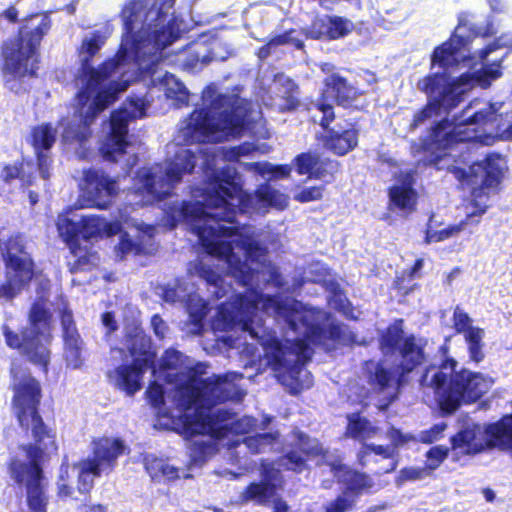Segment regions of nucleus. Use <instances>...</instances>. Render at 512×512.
<instances>
[{"label":"nucleus","mask_w":512,"mask_h":512,"mask_svg":"<svg viewBox=\"0 0 512 512\" xmlns=\"http://www.w3.org/2000/svg\"><path fill=\"white\" fill-rule=\"evenodd\" d=\"M502 107L500 102L474 99L452 122L443 119L423 141L425 161L438 165L442 159L454 157L448 150L465 142L492 145L498 139L511 140L512 113L498 114Z\"/></svg>","instance_id":"7"},{"label":"nucleus","mask_w":512,"mask_h":512,"mask_svg":"<svg viewBox=\"0 0 512 512\" xmlns=\"http://www.w3.org/2000/svg\"><path fill=\"white\" fill-rule=\"evenodd\" d=\"M293 442L301 449V451L308 457H315L322 454V464L329 467L330 472L346 486V490L351 497H357L362 493L370 492L374 486V480L370 475L353 471L342 464V460L339 456H335L332 453L324 452L323 449L315 439H310L306 435L295 432L292 435Z\"/></svg>","instance_id":"18"},{"label":"nucleus","mask_w":512,"mask_h":512,"mask_svg":"<svg viewBox=\"0 0 512 512\" xmlns=\"http://www.w3.org/2000/svg\"><path fill=\"white\" fill-rule=\"evenodd\" d=\"M430 470L425 467H407L400 470L398 476L396 477V485L402 486L407 481H417L422 480L428 475H430Z\"/></svg>","instance_id":"48"},{"label":"nucleus","mask_w":512,"mask_h":512,"mask_svg":"<svg viewBox=\"0 0 512 512\" xmlns=\"http://www.w3.org/2000/svg\"><path fill=\"white\" fill-rule=\"evenodd\" d=\"M235 380V384L241 394L236 398L217 399L215 396L221 394L216 391L208 393L195 406L188 408L185 412L183 404L176 410L174 417L179 420L178 427L183 429L187 436H199L195 439L190 448V465L201 466L218 451L219 446L227 447L229 457L234 463L240 464L241 453L246 450L252 454L263 453L269 450H278L281 446L278 441L279 434L257 433L255 436H247L249 433L265 430L271 419L264 417L260 424L250 416L234 419L232 414L224 408H217L218 403L232 400L240 401L244 392L237 384L242 379V374Z\"/></svg>","instance_id":"4"},{"label":"nucleus","mask_w":512,"mask_h":512,"mask_svg":"<svg viewBox=\"0 0 512 512\" xmlns=\"http://www.w3.org/2000/svg\"><path fill=\"white\" fill-rule=\"evenodd\" d=\"M85 512H109V510L107 505L94 504L89 506Z\"/></svg>","instance_id":"56"},{"label":"nucleus","mask_w":512,"mask_h":512,"mask_svg":"<svg viewBox=\"0 0 512 512\" xmlns=\"http://www.w3.org/2000/svg\"><path fill=\"white\" fill-rule=\"evenodd\" d=\"M356 504L355 497H351L347 492H343L335 499L324 505L325 512H347L352 510Z\"/></svg>","instance_id":"45"},{"label":"nucleus","mask_w":512,"mask_h":512,"mask_svg":"<svg viewBox=\"0 0 512 512\" xmlns=\"http://www.w3.org/2000/svg\"><path fill=\"white\" fill-rule=\"evenodd\" d=\"M102 324L106 327L108 332H112L117 329L114 316L110 312H106L102 315Z\"/></svg>","instance_id":"55"},{"label":"nucleus","mask_w":512,"mask_h":512,"mask_svg":"<svg viewBox=\"0 0 512 512\" xmlns=\"http://www.w3.org/2000/svg\"><path fill=\"white\" fill-rule=\"evenodd\" d=\"M0 250L5 262V282L0 284V297L7 300L17 296L34 276V263L20 234L0 238Z\"/></svg>","instance_id":"15"},{"label":"nucleus","mask_w":512,"mask_h":512,"mask_svg":"<svg viewBox=\"0 0 512 512\" xmlns=\"http://www.w3.org/2000/svg\"><path fill=\"white\" fill-rule=\"evenodd\" d=\"M5 17L10 21H15L17 18V11L15 9H8L5 12Z\"/></svg>","instance_id":"61"},{"label":"nucleus","mask_w":512,"mask_h":512,"mask_svg":"<svg viewBox=\"0 0 512 512\" xmlns=\"http://www.w3.org/2000/svg\"><path fill=\"white\" fill-rule=\"evenodd\" d=\"M11 373L13 412L19 425L31 431L35 443L21 448L20 453L11 461L10 473L17 483L26 485L29 510L46 512L47 497L43 491L41 466L57 453L56 434L43 423L38 413L41 399L39 382L25 368L14 365Z\"/></svg>","instance_id":"5"},{"label":"nucleus","mask_w":512,"mask_h":512,"mask_svg":"<svg viewBox=\"0 0 512 512\" xmlns=\"http://www.w3.org/2000/svg\"><path fill=\"white\" fill-rule=\"evenodd\" d=\"M454 327L458 333L464 334L470 358L475 362H480L483 357V337L484 330L472 326V319L460 307H456L453 313Z\"/></svg>","instance_id":"27"},{"label":"nucleus","mask_w":512,"mask_h":512,"mask_svg":"<svg viewBox=\"0 0 512 512\" xmlns=\"http://www.w3.org/2000/svg\"><path fill=\"white\" fill-rule=\"evenodd\" d=\"M391 203L404 213H410L416 203V192L412 188V175L404 173L389 191Z\"/></svg>","instance_id":"30"},{"label":"nucleus","mask_w":512,"mask_h":512,"mask_svg":"<svg viewBox=\"0 0 512 512\" xmlns=\"http://www.w3.org/2000/svg\"><path fill=\"white\" fill-rule=\"evenodd\" d=\"M49 29L50 20L46 15H32L21 27L19 37L6 44L3 72L7 83L34 74L37 47Z\"/></svg>","instance_id":"13"},{"label":"nucleus","mask_w":512,"mask_h":512,"mask_svg":"<svg viewBox=\"0 0 512 512\" xmlns=\"http://www.w3.org/2000/svg\"><path fill=\"white\" fill-rule=\"evenodd\" d=\"M507 168L506 160L495 154L487 156V158L478 163H474L469 168V175L463 170H457L456 176L460 180H464L469 185H480L479 188H473V205L477 209L479 215L487 210L486 200L488 192L486 190L495 189L501 182L504 172Z\"/></svg>","instance_id":"19"},{"label":"nucleus","mask_w":512,"mask_h":512,"mask_svg":"<svg viewBox=\"0 0 512 512\" xmlns=\"http://www.w3.org/2000/svg\"><path fill=\"white\" fill-rule=\"evenodd\" d=\"M293 31L287 32L285 34L279 35L269 41V43L265 46L260 48L259 50V57L260 58H266L270 54V49L275 46L284 45V44H292L296 48H302L303 43L299 40L294 38Z\"/></svg>","instance_id":"46"},{"label":"nucleus","mask_w":512,"mask_h":512,"mask_svg":"<svg viewBox=\"0 0 512 512\" xmlns=\"http://www.w3.org/2000/svg\"><path fill=\"white\" fill-rule=\"evenodd\" d=\"M184 30L181 26L174 27L169 21L168 28L152 29L139 57L133 62L128 75L130 82L137 77L150 76L154 86H161L166 97L173 101V105L181 106L188 103V90L174 75L154 68L162 59V51L175 41Z\"/></svg>","instance_id":"11"},{"label":"nucleus","mask_w":512,"mask_h":512,"mask_svg":"<svg viewBox=\"0 0 512 512\" xmlns=\"http://www.w3.org/2000/svg\"><path fill=\"white\" fill-rule=\"evenodd\" d=\"M145 469L154 481H173L180 477L189 478L190 474L184 469L171 465L164 459L152 455L145 457Z\"/></svg>","instance_id":"34"},{"label":"nucleus","mask_w":512,"mask_h":512,"mask_svg":"<svg viewBox=\"0 0 512 512\" xmlns=\"http://www.w3.org/2000/svg\"><path fill=\"white\" fill-rule=\"evenodd\" d=\"M279 465L288 470L301 472L305 466V460L296 452L291 451L281 459Z\"/></svg>","instance_id":"53"},{"label":"nucleus","mask_w":512,"mask_h":512,"mask_svg":"<svg viewBox=\"0 0 512 512\" xmlns=\"http://www.w3.org/2000/svg\"><path fill=\"white\" fill-rule=\"evenodd\" d=\"M56 225L60 236L69 243V245L77 242L76 237L80 234V215L70 209L58 216Z\"/></svg>","instance_id":"37"},{"label":"nucleus","mask_w":512,"mask_h":512,"mask_svg":"<svg viewBox=\"0 0 512 512\" xmlns=\"http://www.w3.org/2000/svg\"><path fill=\"white\" fill-rule=\"evenodd\" d=\"M445 423H439L434 425L428 430L422 431L418 437L416 438L417 441H420L425 444H431L435 441H438L443 437V433L446 429Z\"/></svg>","instance_id":"51"},{"label":"nucleus","mask_w":512,"mask_h":512,"mask_svg":"<svg viewBox=\"0 0 512 512\" xmlns=\"http://www.w3.org/2000/svg\"><path fill=\"white\" fill-rule=\"evenodd\" d=\"M28 197H29V202H30L31 206L36 205L39 201L38 193L35 191L29 190Z\"/></svg>","instance_id":"60"},{"label":"nucleus","mask_w":512,"mask_h":512,"mask_svg":"<svg viewBox=\"0 0 512 512\" xmlns=\"http://www.w3.org/2000/svg\"><path fill=\"white\" fill-rule=\"evenodd\" d=\"M241 165L245 170L259 174L268 181L286 178L291 173V167L288 165L275 166L268 162H245Z\"/></svg>","instance_id":"36"},{"label":"nucleus","mask_w":512,"mask_h":512,"mask_svg":"<svg viewBox=\"0 0 512 512\" xmlns=\"http://www.w3.org/2000/svg\"><path fill=\"white\" fill-rule=\"evenodd\" d=\"M82 197L87 206L105 209L113 196L118 192V185L104 172L99 170L84 171L83 182L80 184Z\"/></svg>","instance_id":"21"},{"label":"nucleus","mask_w":512,"mask_h":512,"mask_svg":"<svg viewBox=\"0 0 512 512\" xmlns=\"http://www.w3.org/2000/svg\"><path fill=\"white\" fill-rule=\"evenodd\" d=\"M141 2L147 3V10L155 9L161 11V16H163L164 20H154L152 22V29L156 28H168V23L171 21L174 24V27L180 26L178 20L173 16V14L169 15V10L173 7L174 0H167L159 7L157 6V1L155 0H140Z\"/></svg>","instance_id":"42"},{"label":"nucleus","mask_w":512,"mask_h":512,"mask_svg":"<svg viewBox=\"0 0 512 512\" xmlns=\"http://www.w3.org/2000/svg\"><path fill=\"white\" fill-rule=\"evenodd\" d=\"M313 110L316 111V113L312 114L313 120L315 122H319L320 125L324 128H326L334 118L332 105L326 103L325 101L313 104V106L310 108V111L313 112Z\"/></svg>","instance_id":"47"},{"label":"nucleus","mask_w":512,"mask_h":512,"mask_svg":"<svg viewBox=\"0 0 512 512\" xmlns=\"http://www.w3.org/2000/svg\"><path fill=\"white\" fill-rule=\"evenodd\" d=\"M327 23V34L329 39H338L341 37H345L346 35L351 33L354 28V25L350 20L338 16H328Z\"/></svg>","instance_id":"44"},{"label":"nucleus","mask_w":512,"mask_h":512,"mask_svg":"<svg viewBox=\"0 0 512 512\" xmlns=\"http://www.w3.org/2000/svg\"><path fill=\"white\" fill-rule=\"evenodd\" d=\"M58 309L61 313V324L64 341V361L67 368L81 369L84 365V342L74 324L72 313L61 299Z\"/></svg>","instance_id":"23"},{"label":"nucleus","mask_w":512,"mask_h":512,"mask_svg":"<svg viewBox=\"0 0 512 512\" xmlns=\"http://www.w3.org/2000/svg\"><path fill=\"white\" fill-rule=\"evenodd\" d=\"M475 215H479L477 210L475 212H471L467 215L466 219L460 221L457 224L450 225L442 230H434L430 225L427 228L426 231V237L425 242L435 243V242H441L446 239H449L451 237H454L464 231L469 223V220L474 217Z\"/></svg>","instance_id":"40"},{"label":"nucleus","mask_w":512,"mask_h":512,"mask_svg":"<svg viewBox=\"0 0 512 512\" xmlns=\"http://www.w3.org/2000/svg\"><path fill=\"white\" fill-rule=\"evenodd\" d=\"M217 42L206 44L197 41L189 45L186 49L176 55V62L184 70L197 71L202 69L212 60H224V56L216 53Z\"/></svg>","instance_id":"26"},{"label":"nucleus","mask_w":512,"mask_h":512,"mask_svg":"<svg viewBox=\"0 0 512 512\" xmlns=\"http://www.w3.org/2000/svg\"><path fill=\"white\" fill-rule=\"evenodd\" d=\"M125 34L115 59L106 62L99 69H93L88 62L104 45L106 37L96 31L87 34L82 41L79 56L82 72L77 79L80 90L77 104L80 123L71 125L63 121L62 141L65 144H79L85 148L91 135L89 129L96 116L117 98V94L127 89L128 77L133 62L147 41L154 20H164L160 10H147V3L130 1L122 11Z\"/></svg>","instance_id":"2"},{"label":"nucleus","mask_w":512,"mask_h":512,"mask_svg":"<svg viewBox=\"0 0 512 512\" xmlns=\"http://www.w3.org/2000/svg\"><path fill=\"white\" fill-rule=\"evenodd\" d=\"M461 27H457L449 41L437 47L432 55V69L439 70L422 78L417 88L429 99L427 106L414 116L411 128L415 129L442 112L448 113L456 107L464 97L476 86L488 88L491 83L502 76L501 60L489 59V56L501 48L512 46V35H503L485 49L475 53L481 63L480 69L470 65L471 59L466 57L467 42L461 36Z\"/></svg>","instance_id":"3"},{"label":"nucleus","mask_w":512,"mask_h":512,"mask_svg":"<svg viewBox=\"0 0 512 512\" xmlns=\"http://www.w3.org/2000/svg\"><path fill=\"white\" fill-rule=\"evenodd\" d=\"M163 299L166 302H185L188 311V321L185 324L187 333L198 335L203 330V317L206 315V303L195 293L188 294L181 284L168 286L163 289Z\"/></svg>","instance_id":"22"},{"label":"nucleus","mask_w":512,"mask_h":512,"mask_svg":"<svg viewBox=\"0 0 512 512\" xmlns=\"http://www.w3.org/2000/svg\"><path fill=\"white\" fill-rule=\"evenodd\" d=\"M0 178L6 184H10L14 180H20L23 187H30L33 185L32 177L26 175L25 167L23 164L7 165L2 169Z\"/></svg>","instance_id":"43"},{"label":"nucleus","mask_w":512,"mask_h":512,"mask_svg":"<svg viewBox=\"0 0 512 512\" xmlns=\"http://www.w3.org/2000/svg\"><path fill=\"white\" fill-rule=\"evenodd\" d=\"M203 107L185 119L173 143L168 145V158L163 164L142 168L130 194V204L146 206L162 201L183 176L190 174L196 159H203L202 168L209 182L193 191L194 202L173 204L165 208L171 226L184 222L197 235L207 252L203 259L190 264L189 273L205 280L216 298L227 294L226 278H233L243 288L233 303L222 304L211 323L214 331H226L225 345L240 348V332L259 342L267 364L284 385L293 389L308 388L312 381L304 364L312 355L311 345H325L333 336L328 330V314L294 299L261 295V283L279 284L274 265L267 260L266 249L256 238L254 227H226L232 224L237 209L242 213H261L268 208L283 210L288 196L261 185L254 195L242 190V178L235 168L219 166L218 159L236 161L255 150L244 143L228 150L203 147L205 142H221L248 131L265 136L262 113L253 105L234 95H222L213 86L202 94Z\"/></svg>","instance_id":"1"},{"label":"nucleus","mask_w":512,"mask_h":512,"mask_svg":"<svg viewBox=\"0 0 512 512\" xmlns=\"http://www.w3.org/2000/svg\"><path fill=\"white\" fill-rule=\"evenodd\" d=\"M386 508H387L386 504H381L378 506H372V507L368 508V510L366 512H377L379 510H385Z\"/></svg>","instance_id":"63"},{"label":"nucleus","mask_w":512,"mask_h":512,"mask_svg":"<svg viewBox=\"0 0 512 512\" xmlns=\"http://www.w3.org/2000/svg\"><path fill=\"white\" fill-rule=\"evenodd\" d=\"M151 326L153 328L155 335L158 338L163 339L165 337L167 332V326L160 316L154 315L151 318Z\"/></svg>","instance_id":"54"},{"label":"nucleus","mask_w":512,"mask_h":512,"mask_svg":"<svg viewBox=\"0 0 512 512\" xmlns=\"http://www.w3.org/2000/svg\"><path fill=\"white\" fill-rule=\"evenodd\" d=\"M270 91L275 94L270 97L269 101L265 98L262 99L265 105L273 106L279 111H287L296 108L299 104L298 100V87L288 77L283 74L275 76Z\"/></svg>","instance_id":"28"},{"label":"nucleus","mask_w":512,"mask_h":512,"mask_svg":"<svg viewBox=\"0 0 512 512\" xmlns=\"http://www.w3.org/2000/svg\"><path fill=\"white\" fill-rule=\"evenodd\" d=\"M277 471L268 465H263V483H253L243 493L244 501H254L258 504L266 503L274 494L277 485Z\"/></svg>","instance_id":"31"},{"label":"nucleus","mask_w":512,"mask_h":512,"mask_svg":"<svg viewBox=\"0 0 512 512\" xmlns=\"http://www.w3.org/2000/svg\"><path fill=\"white\" fill-rule=\"evenodd\" d=\"M358 143V130L352 124L338 127L327 132L324 146L337 155H345Z\"/></svg>","instance_id":"29"},{"label":"nucleus","mask_w":512,"mask_h":512,"mask_svg":"<svg viewBox=\"0 0 512 512\" xmlns=\"http://www.w3.org/2000/svg\"><path fill=\"white\" fill-rule=\"evenodd\" d=\"M402 324V321L395 322L382 336L381 350L385 359L368 361L364 366L370 391L382 395L385 401L381 407L395 399L400 375L412 371L424 360V340L415 336L404 338Z\"/></svg>","instance_id":"8"},{"label":"nucleus","mask_w":512,"mask_h":512,"mask_svg":"<svg viewBox=\"0 0 512 512\" xmlns=\"http://www.w3.org/2000/svg\"><path fill=\"white\" fill-rule=\"evenodd\" d=\"M387 438L391 442L387 446L364 443L357 454L359 463L366 466L370 463L377 464L383 460L386 463L379 469L378 473L394 471L398 465L397 449L410 441H416V438L411 434H403L395 428H390L387 431Z\"/></svg>","instance_id":"20"},{"label":"nucleus","mask_w":512,"mask_h":512,"mask_svg":"<svg viewBox=\"0 0 512 512\" xmlns=\"http://www.w3.org/2000/svg\"><path fill=\"white\" fill-rule=\"evenodd\" d=\"M274 512H289V508L285 502L277 501L275 503V511Z\"/></svg>","instance_id":"59"},{"label":"nucleus","mask_w":512,"mask_h":512,"mask_svg":"<svg viewBox=\"0 0 512 512\" xmlns=\"http://www.w3.org/2000/svg\"><path fill=\"white\" fill-rule=\"evenodd\" d=\"M325 86L324 98H333L341 105H346L355 95L354 89L337 74L328 76L325 79Z\"/></svg>","instance_id":"35"},{"label":"nucleus","mask_w":512,"mask_h":512,"mask_svg":"<svg viewBox=\"0 0 512 512\" xmlns=\"http://www.w3.org/2000/svg\"><path fill=\"white\" fill-rule=\"evenodd\" d=\"M328 16L316 18L305 30L306 36L312 39L328 38Z\"/></svg>","instance_id":"49"},{"label":"nucleus","mask_w":512,"mask_h":512,"mask_svg":"<svg viewBox=\"0 0 512 512\" xmlns=\"http://www.w3.org/2000/svg\"><path fill=\"white\" fill-rule=\"evenodd\" d=\"M448 448L444 446H434L427 452V468L430 472L434 471L446 459Z\"/></svg>","instance_id":"50"},{"label":"nucleus","mask_w":512,"mask_h":512,"mask_svg":"<svg viewBox=\"0 0 512 512\" xmlns=\"http://www.w3.org/2000/svg\"><path fill=\"white\" fill-rule=\"evenodd\" d=\"M333 69H334V66L330 63H323L321 65V70L325 73H330L333 71Z\"/></svg>","instance_id":"62"},{"label":"nucleus","mask_w":512,"mask_h":512,"mask_svg":"<svg viewBox=\"0 0 512 512\" xmlns=\"http://www.w3.org/2000/svg\"><path fill=\"white\" fill-rule=\"evenodd\" d=\"M453 449L459 454H476L486 447L512 449V415L482 429L476 424L467 425L451 439Z\"/></svg>","instance_id":"17"},{"label":"nucleus","mask_w":512,"mask_h":512,"mask_svg":"<svg viewBox=\"0 0 512 512\" xmlns=\"http://www.w3.org/2000/svg\"><path fill=\"white\" fill-rule=\"evenodd\" d=\"M57 137L56 129L47 123H42L32 128L31 143L37 155L39 173L44 181L50 178L51 156L50 149Z\"/></svg>","instance_id":"25"},{"label":"nucleus","mask_w":512,"mask_h":512,"mask_svg":"<svg viewBox=\"0 0 512 512\" xmlns=\"http://www.w3.org/2000/svg\"><path fill=\"white\" fill-rule=\"evenodd\" d=\"M127 348L133 356H144L137 358L133 365H121L109 372L108 377L112 384L124 390L128 395H133L141 389L143 372L150 367L152 357L149 353L150 339L143 330L135 323L126 326Z\"/></svg>","instance_id":"16"},{"label":"nucleus","mask_w":512,"mask_h":512,"mask_svg":"<svg viewBox=\"0 0 512 512\" xmlns=\"http://www.w3.org/2000/svg\"><path fill=\"white\" fill-rule=\"evenodd\" d=\"M36 299L29 313L30 326L21 335L14 333L6 324L2 331L6 344L13 349L20 350L29 361L42 367L47 372L50 361L49 345L51 334V306L49 301L50 281L43 277H36Z\"/></svg>","instance_id":"9"},{"label":"nucleus","mask_w":512,"mask_h":512,"mask_svg":"<svg viewBox=\"0 0 512 512\" xmlns=\"http://www.w3.org/2000/svg\"><path fill=\"white\" fill-rule=\"evenodd\" d=\"M311 271L320 273L319 276H315L311 281L323 282L325 288L332 294L328 300L329 304L333 308L343 312L347 317H353V315L350 314V303L346 296L340 291L339 285L332 280L326 279V276L329 275L328 269L324 265L317 263L311 267Z\"/></svg>","instance_id":"32"},{"label":"nucleus","mask_w":512,"mask_h":512,"mask_svg":"<svg viewBox=\"0 0 512 512\" xmlns=\"http://www.w3.org/2000/svg\"><path fill=\"white\" fill-rule=\"evenodd\" d=\"M151 101L147 94H134L122 106L113 111L108 123V132L101 142L99 151L106 161L120 162L127 157L124 168H132L137 163L135 154L127 153L129 142V122L145 117L150 109Z\"/></svg>","instance_id":"14"},{"label":"nucleus","mask_w":512,"mask_h":512,"mask_svg":"<svg viewBox=\"0 0 512 512\" xmlns=\"http://www.w3.org/2000/svg\"><path fill=\"white\" fill-rule=\"evenodd\" d=\"M489 4L494 11H503L504 5L501 0H489Z\"/></svg>","instance_id":"57"},{"label":"nucleus","mask_w":512,"mask_h":512,"mask_svg":"<svg viewBox=\"0 0 512 512\" xmlns=\"http://www.w3.org/2000/svg\"><path fill=\"white\" fill-rule=\"evenodd\" d=\"M119 221L120 223L123 222L131 225L137 234L131 235L130 233H125L121 236L120 242L116 246L117 256L124 258L129 254H138L143 252L151 241L155 233V228L135 219H129L126 211L120 212Z\"/></svg>","instance_id":"24"},{"label":"nucleus","mask_w":512,"mask_h":512,"mask_svg":"<svg viewBox=\"0 0 512 512\" xmlns=\"http://www.w3.org/2000/svg\"><path fill=\"white\" fill-rule=\"evenodd\" d=\"M202 365H194V361L177 350L167 349L153 366L155 381L148 388L147 396L157 410L160 425L166 428H177L179 420L174 417L176 410L183 404L184 412L195 407L208 393L217 399L236 398L241 394L235 384L239 373L229 372L223 376L212 375L203 378Z\"/></svg>","instance_id":"6"},{"label":"nucleus","mask_w":512,"mask_h":512,"mask_svg":"<svg viewBox=\"0 0 512 512\" xmlns=\"http://www.w3.org/2000/svg\"><path fill=\"white\" fill-rule=\"evenodd\" d=\"M348 421L346 435L361 442L375 437L379 432L377 427L371 425V423L361 418L358 414L350 415Z\"/></svg>","instance_id":"39"},{"label":"nucleus","mask_w":512,"mask_h":512,"mask_svg":"<svg viewBox=\"0 0 512 512\" xmlns=\"http://www.w3.org/2000/svg\"><path fill=\"white\" fill-rule=\"evenodd\" d=\"M71 253L75 258L74 262L69 261L70 271L77 272L85 270L97 264L98 257L95 253L87 251L86 248H81L76 243L69 245Z\"/></svg>","instance_id":"41"},{"label":"nucleus","mask_w":512,"mask_h":512,"mask_svg":"<svg viewBox=\"0 0 512 512\" xmlns=\"http://www.w3.org/2000/svg\"><path fill=\"white\" fill-rule=\"evenodd\" d=\"M297 172L300 175H309L311 178L325 179L327 175L323 162L312 153H303L295 159Z\"/></svg>","instance_id":"38"},{"label":"nucleus","mask_w":512,"mask_h":512,"mask_svg":"<svg viewBox=\"0 0 512 512\" xmlns=\"http://www.w3.org/2000/svg\"><path fill=\"white\" fill-rule=\"evenodd\" d=\"M91 450L92 457L78 462L72 468L67 464L61 465L57 482L60 497H71L73 494L70 470L78 473L79 492L87 493L93 487L95 478L108 475L115 469L118 458L126 452L127 447L120 438L103 436L91 442Z\"/></svg>","instance_id":"12"},{"label":"nucleus","mask_w":512,"mask_h":512,"mask_svg":"<svg viewBox=\"0 0 512 512\" xmlns=\"http://www.w3.org/2000/svg\"><path fill=\"white\" fill-rule=\"evenodd\" d=\"M323 196V187H305L294 194V199L298 202L306 203L321 199Z\"/></svg>","instance_id":"52"},{"label":"nucleus","mask_w":512,"mask_h":512,"mask_svg":"<svg viewBox=\"0 0 512 512\" xmlns=\"http://www.w3.org/2000/svg\"><path fill=\"white\" fill-rule=\"evenodd\" d=\"M247 351L248 353L251 355V356H254L255 353H256V348L254 347L253 344H247Z\"/></svg>","instance_id":"64"},{"label":"nucleus","mask_w":512,"mask_h":512,"mask_svg":"<svg viewBox=\"0 0 512 512\" xmlns=\"http://www.w3.org/2000/svg\"><path fill=\"white\" fill-rule=\"evenodd\" d=\"M80 222V235L86 240L110 236L120 230V222L109 223L98 215H80Z\"/></svg>","instance_id":"33"},{"label":"nucleus","mask_w":512,"mask_h":512,"mask_svg":"<svg viewBox=\"0 0 512 512\" xmlns=\"http://www.w3.org/2000/svg\"><path fill=\"white\" fill-rule=\"evenodd\" d=\"M456 362L446 361L439 367L426 369L421 386L433 392L442 410L452 412L462 401H475L487 393L494 380L491 377L467 370L455 372Z\"/></svg>","instance_id":"10"},{"label":"nucleus","mask_w":512,"mask_h":512,"mask_svg":"<svg viewBox=\"0 0 512 512\" xmlns=\"http://www.w3.org/2000/svg\"><path fill=\"white\" fill-rule=\"evenodd\" d=\"M422 267H423V260L422 259L416 260V262L411 270V276L415 277L418 274V272L422 269Z\"/></svg>","instance_id":"58"}]
</instances>
